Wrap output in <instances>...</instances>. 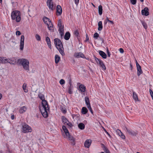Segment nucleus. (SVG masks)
I'll list each match as a JSON object with an SVG mask.
<instances>
[{
	"label": "nucleus",
	"instance_id": "obj_61",
	"mask_svg": "<svg viewBox=\"0 0 153 153\" xmlns=\"http://www.w3.org/2000/svg\"><path fill=\"white\" fill-rule=\"evenodd\" d=\"M151 96L152 97V98H153V94L151 95Z\"/></svg>",
	"mask_w": 153,
	"mask_h": 153
},
{
	"label": "nucleus",
	"instance_id": "obj_25",
	"mask_svg": "<svg viewBox=\"0 0 153 153\" xmlns=\"http://www.w3.org/2000/svg\"><path fill=\"white\" fill-rule=\"evenodd\" d=\"M98 29L100 31L102 29V23L101 21H100L98 23Z\"/></svg>",
	"mask_w": 153,
	"mask_h": 153
},
{
	"label": "nucleus",
	"instance_id": "obj_2",
	"mask_svg": "<svg viewBox=\"0 0 153 153\" xmlns=\"http://www.w3.org/2000/svg\"><path fill=\"white\" fill-rule=\"evenodd\" d=\"M54 44L62 56H65V53L64 51V48L61 40L58 38H56L54 39Z\"/></svg>",
	"mask_w": 153,
	"mask_h": 153
},
{
	"label": "nucleus",
	"instance_id": "obj_36",
	"mask_svg": "<svg viewBox=\"0 0 153 153\" xmlns=\"http://www.w3.org/2000/svg\"><path fill=\"white\" fill-rule=\"evenodd\" d=\"M67 137L69 136L70 135L68 129L67 128L64 131Z\"/></svg>",
	"mask_w": 153,
	"mask_h": 153
},
{
	"label": "nucleus",
	"instance_id": "obj_38",
	"mask_svg": "<svg viewBox=\"0 0 153 153\" xmlns=\"http://www.w3.org/2000/svg\"><path fill=\"white\" fill-rule=\"evenodd\" d=\"M131 3L133 4L134 5L136 4L137 2V0H130Z\"/></svg>",
	"mask_w": 153,
	"mask_h": 153
},
{
	"label": "nucleus",
	"instance_id": "obj_57",
	"mask_svg": "<svg viewBox=\"0 0 153 153\" xmlns=\"http://www.w3.org/2000/svg\"><path fill=\"white\" fill-rule=\"evenodd\" d=\"M110 20H109L108 18V17H106V19L105 20L106 21L108 22Z\"/></svg>",
	"mask_w": 153,
	"mask_h": 153
},
{
	"label": "nucleus",
	"instance_id": "obj_11",
	"mask_svg": "<svg viewBox=\"0 0 153 153\" xmlns=\"http://www.w3.org/2000/svg\"><path fill=\"white\" fill-rule=\"evenodd\" d=\"M125 130L126 131L128 134L132 136H136L137 134V131H134L131 129H129L126 127Z\"/></svg>",
	"mask_w": 153,
	"mask_h": 153
},
{
	"label": "nucleus",
	"instance_id": "obj_40",
	"mask_svg": "<svg viewBox=\"0 0 153 153\" xmlns=\"http://www.w3.org/2000/svg\"><path fill=\"white\" fill-rule=\"evenodd\" d=\"M59 83L61 85L64 84L65 83V81L62 79H61L59 81Z\"/></svg>",
	"mask_w": 153,
	"mask_h": 153
},
{
	"label": "nucleus",
	"instance_id": "obj_37",
	"mask_svg": "<svg viewBox=\"0 0 153 153\" xmlns=\"http://www.w3.org/2000/svg\"><path fill=\"white\" fill-rule=\"evenodd\" d=\"M99 36V34L97 33H96L94 34V37L96 39H97Z\"/></svg>",
	"mask_w": 153,
	"mask_h": 153
},
{
	"label": "nucleus",
	"instance_id": "obj_64",
	"mask_svg": "<svg viewBox=\"0 0 153 153\" xmlns=\"http://www.w3.org/2000/svg\"><path fill=\"white\" fill-rule=\"evenodd\" d=\"M140 1L141 2H143L144 1V0H140Z\"/></svg>",
	"mask_w": 153,
	"mask_h": 153
},
{
	"label": "nucleus",
	"instance_id": "obj_49",
	"mask_svg": "<svg viewBox=\"0 0 153 153\" xmlns=\"http://www.w3.org/2000/svg\"><path fill=\"white\" fill-rule=\"evenodd\" d=\"M119 51L121 53H123L124 52L122 48H120L119 49Z\"/></svg>",
	"mask_w": 153,
	"mask_h": 153
},
{
	"label": "nucleus",
	"instance_id": "obj_27",
	"mask_svg": "<svg viewBox=\"0 0 153 153\" xmlns=\"http://www.w3.org/2000/svg\"><path fill=\"white\" fill-rule=\"evenodd\" d=\"M78 127L80 129L83 130L85 128V126L83 123H80L78 124Z\"/></svg>",
	"mask_w": 153,
	"mask_h": 153
},
{
	"label": "nucleus",
	"instance_id": "obj_1",
	"mask_svg": "<svg viewBox=\"0 0 153 153\" xmlns=\"http://www.w3.org/2000/svg\"><path fill=\"white\" fill-rule=\"evenodd\" d=\"M38 97L42 100V108L40 109L41 113L45 118H47L48 116V112L49 110V107L47 101L45 99L44 95L41 94H38Z\"/></svg>",
	"mask_w": 153,
	"mask_h": 153
},
{
	"label": "nucleus",
	"instance_id": "obj_51",
	"mask_svg": "<svg viewBox=\"0 0 153 153\" xmlns=\"http://www.w3.org/2000/svg\"><path fill=\"white\" fill-rule=\"evenodd\" d=\"M68 83L70 85L69 86H72V85L71 81V79H70L69 80Z\"/></svg>",
	"mask_w": 153,
	"mask_h": 153
},
{
	"label": "nucleus",
	"instance_id": "obj_3",
	"mask_svg": "<svg viewBox=\"0 0 153 153\" xmlns=\"http://www.w3.org/2000/svg\"><path fill=\"white\" fill-rule=\"evenodd\" d=\"M17 62L19 65H21L23 68L26 71H29V62L28 60L25 59H21L18 60Z\"/></svg>",
	"mask_w": 153,
	"mask_h": 153
},
{
	"label": "nucleus",
	"instance_id": "obj_35",
	"mask_svg": "<svg viewBox=\"0 0 153 153\" xmlns=\"http://www.w3.org/2000/svg\"><path fill=\"white\" fill-rule=\"evenodd\" d=\"M23 89L25 92L27 93L28 92V90L26 89V84L24 83L23 85Z\"/></svg>",
	"mask_w": 153,
	"mask_h": 153
},
{
	"label": "nucleus",
	"instance_id": "obj_39",
	"mask_svg": "<svg viewBox=\"0 0 153 153\" xmlns=\"http://www.w3.org/2000/svg\"><path fill=\"white\" fill-rule=\"evenodd\" d=\"M102 146H104V148H105V151L106 152V153H110L109 151H108V150L107 149H106L105 147V146L103 144H102Z\"/></svg>",
	"mask_w": 153,
	"mask_h": 153
},
{
	"label": "nucleus",
	"instance_id": "obj_48",
	"mask_svg": "<svg viewBox=\"0 0 153 153\" xmlns=\"http://www.w3.org/2000/svg\"><path fill=\"white\" fill-rule=\"evenodd\" d=\"M86 39H85V41L87 42L89 40V37H88V35L87 34H86Z\"/></svg>",
	"mask_w": 153,
	"mask_h": 153
},
{
	"label": "nucleus",
	"instance_id": "obj_12",
	"mask_svg": "<svg viewBox=\"0 0 153 153\" xmlns=\"http://www.w3.org/2000/svg\"><path fill=\"white\" fill-rule=\"evenodd\" d=\"M24 35H22L21 37L20 44V49L21 50H22L24 48Z\"/></svg>",
	"mask_w": 153,
	"mask_h": 153
},
{
	"label": "nucleus",
	"instance_id": "obj_7",
	"mask_svg": "<svg viewBox=\"0 0 153 153\" xmlns=\"http://www.w3.org/2000/svg\"><path fill=\"white\" fill-rule=\"evenodd\" d=\"M58 26L59 27V31L61 37H62L64 36V26L62 25L61 20H59L58 21Z\"/></svg>",
	"mask_w": 153,
	"mask_h": 153
},
{
	"label": "nucleus",
	"instance_id": "obj_5",
	"mask_svg": "<svg viewBox=\"0 0 153 153\" xmlns=\"http://www.w3.org/2000/svg\"><path fill=\"white\" fill-rule=\"evenodd\" d=\"M44 22L46 24L49 30L51 32L54 31V27L50 20L47 17H45L43 19Z\"/></svg>",
	"mask_w": 153,
	"mask_h": 153
},
{
	"label": "nucleus",
	"instance_id": "obj_32",
	"mask_svg": "<svg viewBox=\"0 0 153 153\" xmlns=\"http://www.w3.org/2000/svg\"><path fill=\"white\" fill-rule=\"evenodd\" d=\"M142 24L143 25V26L144 27L145 29H146L148 28L147 25L146 23L143 21H141Z\"/></svg>",
	"mask_w": 153,
	"mask_h": 153
},
{
	"label": "nucleus",
	"instance_id": "obj_56",
	"mask_svg": "<svg viewBox=\"0 0 153 153\" xmlns=\"http://www.w3.org/2000/svg\"><path fill=\"white\" fill-rule=\"evenodd\" d=\"M108 22L112 24H114L113 22L112 21L109 20Z\"/></svg>",
	"mask_w": 153,
	"mask_h": 153
},
{
	"label": "nucleus",
	"instance_id": "obj_43",
	"mask_svg": "<svg viewBox=\"0 0 153 153\" xmlns=\"http://www.w3.org/2000/svg\"><path fill=\"white\" fill-rule=\"evenodd\" d=\"M79 32L77 30H76L74 31V34L76 36H77L79 35Z\"/></svg>",
	"mask_w": 153,
	"mask_h": 153
},
{
	"label": "nucleus",
	"instance_id": "obj_41",
	"mask_svg": "<svg viewBox=\"0 0 153 153\" xmlns=\"http://www.w3.org/2000/svg\"><path fill=\"white\" fill-rule=\"evenodd\" d=\"M65 125H67L68 126L70 127H71L72 126V124L71 123L69 122V121H68V122L66 123V124Z\"/></svg>",
	"mask_w": 153,
	"mask_h": 153
},
{
	"label": "nucleus",
	"instance_id": "obj_58",
	"mask_svg": "<svg viewBox=\"0 0 153 153\" xmlns=\"http://www.w3.org/2000/svg\"><path fill=\"white\" fill-rule=\"evenodd\" d=\"M2 97V95L1 94H0V100L1 99V98Z\"/></svg>",
	"mask_w": 153,
	"mask_h": 153
},
{
	"label": "nucleus",
	"instance_id": "obj_22",
	"mask_svg": "<svg viewBox=\"0 0 153 153\" xmlns=\"http://www.w3.org/2000/svg\"><path fill=\"white\" fill-rule=\"evenodd\" d=\"M46 41L47 42V43L50 49L51 48V42L50 38L48 37H47L46 38Z\"/></svg>",
	"mask_w": 153,
	"mask_h": 153
},
{
	"label": "nucleus",
	"instance_id": "obj_28",
	"mask_svg": "<svg viewBox=\"0 0 153 153\" xmlns=\"http://www.w3.org/2000/svg\"><path fill=\"white\" fill-rule=\"evenodd\" d=\"M60 57L58 55H56L55 57V63H58L59 61Z\"/></svg>",
	"mask_w": 153,
	"mask_h": 153
},
{
	"label": "nucleus",
	"instance_id": "obj_26",
	"mask_svg": "<svg viewBox=\"0 0 153 153\" xmlns=\"http://www.w3.org/2000/svg\"><path fill=\"white\" fill-rule=\"evenodd\" d=\"M133 98L136 101H138V98L137 94L135 92H133Z\"/></svg>",
	"mask_w": 153,
	"mask_h": 153
},
{
	"label": "nucleus",
	"instance_id": "obj_23",
	"mask_svg": "<svg viewBox=\"0 0 153 153\" xmlns=\"http://www.w3.org/2000/svg\"><path fill=\"white\" fill-rule=\"evenodd\" d=\"M67 137L68 139L71 141V144L73 145H74L75 144L74 138L72 136H71V135H70L69 136H68Z\"/></svg>",
	"mask_w": 153,
	"mask_h": 153
},
{
	"label": "nucleus",
	"instance_id": "obj_54",
	"mask_svg": "<svg viewBox=\"0 0 153 153\" xmlns=\"http://www.w3.org/2000/svg\"><path fill=\"white\" fill-rule=\"evenodd\" d=\"M149 92L150 93V95L153 94V92L152 91L151 89H149Z\"/></svg>",
	"mask_w": 153,
	"mask_h": 153
},
{
	"label": "nucleus",
	"instance_id": "obj_15",
	"mask_svg": "<svg viewBox=\"0 0 153 153\" xmlns=\"http://www.w3.org/2000/svg\"><path fill=\"white\" fill-rule=\"evenodd\" d=\"M92 141L90 139L87 140L84 143V146L85 147L88 148L89 147Z\"/></svg>",
	"mask_w": 153,
	"mask_h": 153
},
{
	"label": "nucleus",
	"instance_id": "obj_24",
	"mask_svg": "<svg viewBox=\"0 0 153 153\" xmlns=\"http://www.w3.org/2000/svg\"><path fill=\"white\" fill-rule=\"evenodd\" d=\"M70 36L71 35L69 32H66L64 36V38L65 40H68L69 39Z\"/></svg>",
	"mask_w": 153,
	"mask_h": 153
},
{
	"label": "nucleus",
	"instance_id": "obj_46",
	"mask_svg": "<svg viewBox=\"0 0 153 153\" xmlns=\"http://www.w3.org/2000/svg\"><path fill=\"white\" fill-rule=\"evenodd\" d=\"M101 67L103 70H105L106 69V67L104 65V64H103L101 66H100Z\"/></svg>",
	"mask_w": 153,
	"mask_h": 153
},
{
	"label": "nucleus",
	"instance_id": "obj_13",
	"mask_svg": "<svg viewBox=\"0 0 153 153\" xmlns=\"http://www.w3.org/2000/svg\"><path fill=\"white\" fill-rule=\"evenodd\" d=\"M56 12L57 15L60 16L61 15L62 13V9L61 7L59 5L57 6L56 8Z\"/></svg>",
	"mask_w": 153,
	"mask_h": 153
},
{
	"label": "nucleus",
	"instance_id": "obj_6",
	"mask_svg": "<svg viewBox=\"0 0 153 153\" xmlns=\"http://www.w3.org/2000/svg\"><path fill=\"white\" fill-rule=\"evenodd\" d=\"M32 131V129L31 127L26 123L22 125V131L24 133L31 132Z\"/></svg>",
	"mask_w": 153,
	"mask_h": 153
},
{
	"label": "nucleus",
	"instance_id": "obj_19",
	"mask_svg": "<svg viewBox=\"0 0 153 153\" xmlns=\"http://www.w3.org/2000/svg\"><path fill=\"white\" fill-rule=\"evenodd\" d=\"M117 133L120 136V137L123 139H125V136L124 134L121 132L120 130L119 129H117L116 131Z\"/></svg>",
	"mask_w": 153,
	"mask_h": 153
},
{
	"label": "nucleus",
	"instance_id": "obj_31",
	"mask_svg": "<svg viewBox=\"0 0 153 153\" xmlns=\"http://www.w3.org/2000/svg\"><path fill=\"white\" fill-rule=\"evenodd\" d=\"M98 12L100 15H101L102 13V7L100 5L98 7Z\"/></svg>",
	"mask_w": 153,
	"mask_h": 153
},
{
	"label": "nucleus",
	"instance_id": "obj_16",
	"mask_svg": "<svg viewBox=\"0 0 153 153\" xmlns=\"http://www.w3.org/2000/svg\"><path fill=\"white\" fill-rule=\"evenodd\" d=\"M74 56L76 58L81 57L84 58L85 56L82 53H76L74 54Z\"/></svg>",
	"mask_w": 153,
	"mask_h": 153
},
{
	"label": "nucleus",
	"instance_id": "obj_20",
	"mask_svg": "<svg viewBox=\"0 0 153 153\" xmlns=\"http://www.w3.org/2000/svg\"><path fill=\"white\" fill-rule=\"evenodd\" d=\"M27 107H26L25 106H24L20 108L19 110V112L21 114L23 113L24 112H25L26 111L27 109Z\"/></svg>",
	"mask_w": 153,
	"mask_h": 153
},
{
	"label": "nucleus",
	"instance_id": "obj_42",
	"mask_svg": "<svg viewBox=\"0 0 153 153\" xmlns=\"http://www.w3.org/2000/svg\"><path fill=\"white\" fill-rule=\"evenodd\" d=\"M94 58L95 61L96 62L97 64H98V62L100 60V59H98L96 57H95V56H94Z\"/></svg>",
	"mask_w": 153,
	"mask_h": 153
},
{
	"label": "nucleus",
	"instance_id": "obj_52",
	"mask_svg": "<svg viewBox=\"0 0 153 153\" xmlns=\"http://www.w3.org/2000/svg\"><path fill=\"white\" fill-rule=\"evenodd\" d=\"M15 116L13 115H12L11 116V118L12 120H13L14 119Z\"/></svg>",
	"mask_w": 153,
	"mask_h": 153
},
{
	"label": "nucleus",
	"instance_id": "obj_33",
	"mask_svg": "<svg viewBox=\"0 0 153 153\" xmlns=\"http://www.w3.org/2000/svg\"><path fill=\"white\" fill-rule=\"evenodd\" d=\"M73 89V86H68V93L70 94H71L73 93L72 90Z\"/></svg>",
	"mask_w": 153,
	"mask_h": 153
},
{
	"label": "nucleus",
	"instance_id": "obj_9",
	"mask_svg": "<svg viewBox=\"0 0 153 153\" xmlns=\"http://www.w3.org/2000/svg\"><path fill=\"white\" fill-rule=\"evenodd\" d=\"M85 100L86 104L89 110L90 111L91 114H93V111L91 106L89 99L88 97H86L85 98Z\"/></svg>",
	"mask_w": 153,
	"mask_h": 153
},
{
	"label": "nucleus",
	"instance_id": "obj_62",
	"mask_svg": "<svg viewBox=\"0 0 153 153\" xmlns=\"http://www.w3.org/2000/svg\"><path fill=\"white\" fill-rule=\"evenodd\" d=\"M106 133L108 135H109V133H108V132H107L106 131Z\"/></svg>",
	"mask_w": 153,
	"mask_h": 153
},
{
	"label": "nucleus",
	"instance_id": "obj_17",
	"mask_svg": "<svg viewBox=\"0 0 153 153\" xmlns=\"http://www.w3.org/2000/svg\"><path fill=\"white\" fill-rule=\"evenodd\" d=\"M79 90L80 91L81 93L85 91L86 90L85 87L82 84L79 85Z\"/></svg>",
	"mask_w": 153,
	"mask_h": 153
},
{
	"label": "nucleus",
	"instance_id": "obj_34",
	"mask_svg": "<svg viewBox=\"0 0 153 153\" xmlns=\"http://www.w3.org/2000/svg\"><path fill=\"white\" fill-rule=\"evenodd\" d=\"M35 37L36 40L38 41H40L41 40V38L40 36L38 34H36L35 35Z\"/></svg>",
	"mask_w": 153,
	"mask_h": 153
},
{
	"label": "nucleus",
	"instance_id": "obj_18",
	"mask_svg": "<svg viewBox=\"0 0 153 153\" xmlns=\"http://www.w3.org/2000/svg\"><path fill=\"white\" fill-rule=\"evenodd\" d=\"M137 75L139 76L141 74L143 73V71L140 65H138V66L137 67Z\"/></svg>",
	"mask_w": 153,
	"mask_h": 153
},
{
	"label": "nucleus",
	"instance_id": "obj_44",
	"mask_svg": "<svg viewBox=\"0 0 153 153\" xmlns=\"http://www.w3.org/2000/svg\"><path fill=\"white\" fill-rule=\"evenodd\" d=\"M16 35L19 36L21 34V33L20 32L19 30H17L16 32Z\"/></svg>",
	"mask_w": 153,
	"mask_h": 153
},
{
	"label": "nucleus",
	"instance_id": "obj_30",
	"mask_svg": "<svg viewBox=\"0 0 153 153\" xmlns=\"http://www.w3.org/2000/svg\"><path fill=\"white\" fill-rule=\"evenodd\" d=\"M62 120L64 124H66V123L68 122V121L64 116H62Z\"/></svg>",
	"mask_w": 153,
	"mask_h": 153
},
{
	"label": "nucleus",
	"instance_id": "obj_4",
	"mask_svg": "<svg viewBox=\"0 0 153 153\" xmlns=\"http://www.w3.org/2000/svg\"><path fill=\"white\" fill-rule=\"evenodd\" d=\"M20 13L18 10L13 11L11 13V17L12 20L16 19L17 22H19L21 20Z\"/></svg>",
	"mask_w": 153,
	"mask_h": 153
},
{
	"label": "nucleus",
	"instance_id": "obj_53",
	"mask_svg": "<svg viewBox=\"0 0 153 153\" xmlns=\"http://www.w3.org/2000/svg\"><path fill=\"white\" fill-rule=\"evenodd\" d=\"M62 128L64 131L67 129V128H66V126H62Z\"/></svg>",
	"mask_w": 153,
	"mask_h": 153
},
{
	"label": "nucleus",
	"instance_id": "obj_60",
	"mask_svg": "<svg viewBox=\"0 0 153 153\" xmlns=\"http://www.w3.org/2000/svg\"><path fill=\"white\" fill-rule=\"evenodd\" d=\"M107 21H106L105 20V22H104V23H105V25H106V24H107Z\"/></svg>",
	"mask_w": 153,
	"mask_h": 153
},
{
	"label": "nucleus",
	"instance_id": "obj_47",
	"mask_svg": "<svg viewBox=\"0 0 153 153\" xmlns=\"http://www.w3.org/2000/svg\"><path fill=\"white\" fill-rule=\"evenodd\" d=\"M79 0H74V2L75 4L77 5L79 4Z\"/></svg>",
	"mask_w": 153,
	"mask_h": 153
},
{
	"label": "nucleus",
	"instance_id": "obj_45",
	"mask_svg": "<svg viewBox=\"0 0 153 153\" xmlns=\"http://www.w3.org/2000/svg\"><path fill=\"white\" fill-rule=\"evenodd\" d=\"M98 64H99L100 66H101L103 64H104L102 61L101 60L98 62Z\"/></svg>",
	"mask_w": 153,
	"mask_h": 153
},
{
	"label": "nucleus",
	"instance_id": "obj_50",
	"mask_svg": "<svg viewBox=\"0 0 153 153\" xmlns=\"http://www.w3.org/2000/svg\"><path fill=\"white\" fill-rule=\"evenodd\" d=\"M107 54H108V56L109 57H110V55H111V53H110V52H109L108 49H107Z\"/></svg>",
	"mask_w": 153,
	"mask_h": 153
},
{
	"label": "nucleus",
	"instance_id": "obj_10",
	"mask_svg": "<svg viewBox=\"0 0 153 153\" xmlns=\"http://www.w3.org/2000/svg\"><path fill=\"white\" fill-rule=\"evenodd\" d=\"M7 63H9L13 64V63H12L11 62V60L9 59H6V58L4 57H0V63L3 64Z\"/></svg>",
	"mask_w": 153,
	"mask_h": 153
},
{
	"label": "nucleus",
	"instance_id": "obj_14",
	"mask_svg": "<svg viewBox=\"0 0 153 153\" xmlns=\"http://www.w3.org/2000/svg\"><path fill=\"white\" fill-rule=\"evenodd\" d=\"M141 14L143 15H145V16H148L149 14L148 8L146 7L143 10H142L141 11Z\"/></svg>",
	"mask_w": 153,
	"mask_h": 153
},
{
	"label": "nucleus",
	"instance_id": "obj_55",
	"mask_svg": "<svg viewBox=\"0 0 153 153\" xmlns=\"http://www.w3.org/2000/svg\"><path fill=\"white\" fill-rule=\"evenodd\" d=\"M135 62H136V66L137 67L138 66H138L140 65H139V64H138V62H137V60H136Z\"/></svg>",
	"mask_w": 153,
	"mask_h": 153
},
{
	"label": "nucleus",
	"instance_id": "obj_8",
	"mask_svg": "<svg viewBox=\"0 0 153 153\" xmlns=\"http://www.w3.org/2000/svg\"><path fill=\"white\" fill-rule=\"evenodd\" d=\"M47 4L50 10L53 11L55 9L56 6L53 4L52 0H47Z\"/></svg>",
	"mask_w": 153,
	"mask_h": 153
},
{
	"label": "nucleus",
	"instance_id": "obj_63",
	"mask_svg": "<svg viewBox=\"0 0 153 153\" xmlns=\"http://www.w3.org/2000/svg\"><path fill=\"white\" fill-rule=\"evenodd\" d=\"M130 67H131V69L132 70V65H130Z\"/></svg>",
	"mask_w": 153,
	"mask_h": 153
},
{
	"label": "nucleus",
	"instance_id": "obj_59",
	"mask_svg": "<svg viewBox=\"0 0 153 153\" xmlns=\"http://www.w3.org/2000/svg\"><path fill=\"white\" fill-rule=\"evenodd\" d=\"M63 112L64 113H65L66 112V110H64L63 111Z\"/></svg>",
	"mask_w": 153,
	"mask_h": 153
},
{
	"label": "nucleus",
	"instance_id": "obj_29",
	"mask_svg": "<svg viewBox=\"0 0 153 153\" xmlns=\"http://www.w3.org/2000/svg\"><path fill=\"white\" fill-rule=\"evenodd\" d=\"M88 110L87 108L85 107H83L82 109V113L83 114H86Z\"/></svg>",
	"mask_w": 153,
	"mask_h": 153
},
{
	"label": "nucleus",
	"instance_id": "obj_21",
	"mask_svg": "<svg viewBox=\"0 0 153 153\" xmlns=\"http://www.w3.org/2000/svg\"><path fill=\"white\" fill-rule=\"evenodd\" d=\"M99 53L100 56L104 59H106L107 57L106 54L102 51H99Z\"/></svg>",
	"mask_w": 153,
	"mask_h": 153
}]
</instances>
